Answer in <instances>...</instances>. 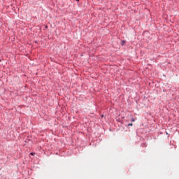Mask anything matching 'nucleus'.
I'll return each mask as SVG.
<instances>
[{"label":"nucleus","instance_id":"obj_5","mask_svg":"<svg viewBox=\"0 0 179 179\" xmlns=\"http://www.w3.org/2000/svg\"><path fill=\"white\" fill-rule=\"evenodd\" d=\"M77 1H79V0H77Z\"/></svg>","mask_w":179,"mask_h":179},{"label":"nucleus","instance_id":"obj_2","mask_svg":"<svg viewBox=\"0 0 179 179\" xmlns=\"http://www.w3.org/2000/svg\"><path fill=\"white\" fill-rule=\"evenodd\" d=\"M31 155L34 156V155H35V153L34 152H31Z\"/></svg>","mask_w":179,"mask_h":179},{"label":"nucleus","instance_id":"obj_3","mask_svg":"<svg viewBox=\"0 0 179 179\" xmlns=\"http://www.w3.org/2000/svg\"><path fill=\"white\" fill-rule=\"evenodd\" d=\"M131 121H132V122H135V119L132 118V119H131Z\"/></svg>","mask_w":179,"mask_h":179},{"label":"nucleus","instance_id":"obj_1","mask_svg":"<svg viewBox=\"0 0 179 179\" xmlns=\"http://www.w3.org/2000/svg\"><path fill=\"white\" fill-rule=\"evenodd\" d=\"M125 43H126V41H122V45H124Z\"/></svg>","mask_w":179,"mask_h":179},{"label":"nucleus","instance_id":"obj_4","mask_svg":"<svg viewBox=\"0 0 179 179\" xmlns=\"http://www.w3.org/2000/svg\"><path fill=\"white\" fill-rule=\"evenodd\" d=\"M129 126L132 127V126H133V124H132V123H131V124H129Z\"/></svg>","mask_w":179,"mask_h":179}]
</instances>
